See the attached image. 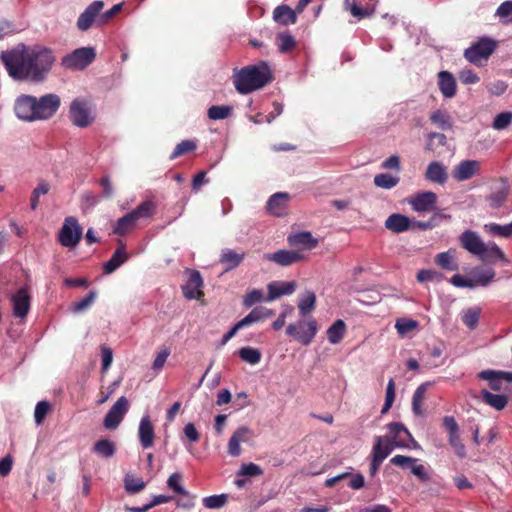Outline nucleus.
I'll use <instances>...</instances> for the list:
<instances>
[{
    "instance_id": "nucleus-1",
    "label": "nucleus",
    "mask_w": 512,
    "mask_h": 512,
    "mask_svg": "<svg viewBox=\"0 0 512 512\" xmlns=\"http://www.w3.org/2000/svg\"><path fill=\"white\" fill-rule=\"evenodd\" d=\"M0 60L13 79L40 82L50 71L55 58L48 48L19 43L12 49L2 51Z\"/></svg>"
},
{
    "instance_id": "nucleus-2",
    "label": "nucleus",
    "mask_w": 512,
    "mask_h": 512,
    "mask_svg": "<svg viewBox=\"0 0 512 512\" xmlns=\"http://www.w3.org/2000/svg\"><path fill=\"white\" fill-rule=\"evenodd\" d=\"M61 105L56 94H46L37 98L22 95L15 102V113L18 118L26 121L47 120L53 117Z\"/></svg>"
},
{
    "instance_id": "nucleus-3",
    "label": "nucleus",
    "mask_w": 512,
    "mask_h": 512,
    "mask_svg": "<svg viewBox=\"0 0 512 512\" xmlns=\"http://www.w3.org/2000/svg\"><path fill=\"white\" fill-rule=\"evenodd\" d=\"M274 79L273 73L265 61L233 70L232 80L236 91L240 94H249L259 90Z\"/></svg>"
},
{
    "instance_id": "nucleus-4",
    "label": "nucleus",
    "mask_w": 512,
    "mask_h": 512,
    "mask_svg": "<svg viewBox=\"0 0 512 512\" xmlns=\"http://www.w3.org/2000/svg\"><path fill=\"white\" fill-rule=\"evenodd\" d=\"M155 204L152 201H143L131 212L119 218L113 225V233L124 236L131 232L141 219L151 218L155 213Z\"/></svg>"
},
{
    "instance_id": "nucleus-5",
    "label": "nucleus",
    "mask_w": 512,
    "mask_h": 512,
    "mask_svg": "<svg viewBox=\"0 0 512 512\" xmlns=\"http://www.w3.org/2000/svg\"><path fill=\"white\" fill-rule=\"evenodd\" d=\"M69 119L76 127L90 126L95 120L90 102L83 98L74 99L70 104Z\"/></svg>"
},
{
    "instance_id": "nucleus-6",
    "label": "nucleus",
    "mask_w": 512,
    "mask_h": 512,
    "mask_svg": "<svg viewBox=\"0 0 512 512\" xmlns=\"http://www.w3.org/2000/svg\"><path fill=\"white\" fill-rule=\"evenodd\" d=\"M95 57L94 48L82 47L64 56L61 65L70 70H83L94 61Z\"/></svg>"
},
{
    "instance_id": "nucleus-7",
    "label": "nucleus",
    "mask_w": 512,
    "mask_h": 512,
    "mask_svg": "<svg viewBox=\"0 0 512 512\" xmlns=\"http://www.w3.org/2000/svg\"><path fill=\"white\" fill-rule=\"evenodd\" d=\"M317 331L318 326L314 319L289 324L286 329L287 335L293 337L304 346L309 345L313 341Z\"/></svg>"
},
{
    "instance_id": "nucleus-8",
    "label": "nucleus",
    "mask_w": 512,
    "mask_h": 512,
    "mask_svg": "<svg viewBox=\"0 0 512 512\" xmlns=\"http://www.w3.org/2000/svg\"><path fill=\"white\" fill-rule=\"evenodd\" d=\"M82 238V228L78 220L69 216L64 220L63 226L59 231L58 240L64 247L73 248L78 245Z\"/></svg>"
},
{
    "instance_id": "nucleus-9",
    "label": "nucleus",
    "mask_w": 512,
    "mask_h": 512,
    "mask_svg": "<svg viewBox=\"0 0 512 512\" xmlns=\"http://www.w3.org/2000/svg\"><path fill=\"white\" fill-rule=\"evenodd\" d=\"M496 49V42L490 38H481L478 42L465 50V58L474 64L481 59H487Z\"/></svg>"
},
{
    "instance_id": "nucleus-10",
    "label": "nucleus",
    "mask_w": 512,
    "mask_h": 512,
    "mask_svg": "<svg viewBox=\"0 0 512 512\" xmlns=\"http://www.w3.org/2000/svg\"><path fill=\"white\" fill-rule=\"evenodd\" d=\"M129 409V402L125 396H121L109 409L103 420L106 429H116Z\"/></svg>"
},
{
    "instance_id": "nucleus-11",
    "label": "nucleus",
    "mask_w": 512,
    "mask_h": 512,
    "mask_svg": "<svg viewBox=\"0 0 512 512\" xmlns=\"http://www.w3.org/2000/svg\"><path fill=\"white\" fill-rule=\"evenodd\" d=\"M188 280L185 285L182 286L183 295L185 298L200 299L203 296L201 287L203 286V279L201 274L197 270H187Z\"/></svg>"
},
{
    "instance_id": "nucleus-12",
    "label": "nucleus",
    "mask_w": 512,
    "mask_h": 512,
    "mask_svg": "<svg viewBox=\"0 0 512 512\" xmlns=\"http://www.w3.org/2000/svg\"><path fill=\"white\" fill-rule=\"evenodd\" d=\"M104 7V2L97 0L92 2L77 20V27L81 31H87L94 22L97 23L100 11Z\"/></svg>"
},
{
    "instance_id": "nucleus-13",
    "label": "nucleus",
    "mask_w": 512,
    "mask_h": 512,
    "mask_svg": "<svg viewBox=\"0 0 512 512\" xmlns=\"http://www.w3.org/2000/svg\"><path fill=\"white\" fill-rule=\"evenodd\" d=\"M13 314L17 318H25L30 310L31 297L26 287L20 288L11 298Z\"/></svg>"
},
{
    "instance_id": "nucleus-14",
    "label": "nucleus",
    "mask_w": 512,
    "mask_h": 512,
    "mask_svg": "<svg viewBox=\"0 0 512 512\" xmlns=\"http://www.w3.org/2000/svg\"><path fill=\"white\" fill-rule=\"evenodd\" d=\"M405 439L392 440L389 436L377 437L376 443L373 447V455L384 459L392 452L394 447H407Z\"/></svg>"
},
{
    "instance_id": "nucleus-15",
    "label": "nucleus",
    "mask_w": 512,
    "mask_h": 512,
    "mask_svg": "<svg viewBox=\"0 0 512 512\" xmlns=\"http://www.w3.org/2000/svg\"><path fill=\"white\" fill-rule=\"evenodd\" d=\"M437 195L434 192L426 191L418 193L409 200V204L416 212H428L435 208Z\"/></svg>"
},
{
    "instance_id": "nucleus-16",
    "label": "nucleus",
    "mask_w": 512,
    "mask_h": 512,
    "mask_svg": "<svg viewBox=\"0 0 512 512\" xmlns=\"http://www.w3.org/2000/svg\"><path fill=\"white\" fill-rule=\"evenodd\" d=\"M478 376L481 379L487 380L489 387L494 391H500L503 382H512V372L484 370Z\"/></svg>"
},
{
    "instance_id": "nucleus-17",
    "label": "nucleus",
    "mask_w": 512,
    "mask_h": 512,
    "mask_svg": "<svg viewBox=\"0 0 512 512\" xmlns=\"http://www.w3.org/2000/svg\"><path fill=\"white\" fill-rule=\"evenodd\" d=\"M264 258L280 266H290L294 263L302 261L304 256L297 251L278 250L274 253L265 254Z\"/></svg>"
},
{
    "instance_id": "nucleus-18",
    "label": "nucleus",
    "mask_w": 512,
    "mask_h": 512,
    "mask_svg": "<svg viewBox=\"0 0 512 512\" xmlns=\"http://www.w3.org/2000/svg\"><path fill=\"white\" fill-rule=\"evenodd\" d=\"M459 241L461 246L473 255L478 256L483 252L484 242L480 236L472 230L464 231L460 235Z\"/></svg>"
},
{
    "instance_id": "nucleus-19",
    "label": "nucleus",
    "mask_w": 512,
    "mask_h": 512,
    "mask_svg": "<svg viewBox=\"0 0 512 512\" xmlns=\"http://www.w3.org/2000/svg\"><path fill=\"white\" fill-rule=\"evenodd\" d=\"M480 171V163L476 160L461 161L453 170V178L462 182L472 178Z\"/></svg>"
},
{
    "instance_id": "nucleus-20",
    "label": "nucleus",
    "mask_w": 512,
    "mask_h": 512,
    "mask_svg": "<svg viewBox=\"0 0 512 512\" xmlns=\"http://www.w3.org/2000/svg\"><path fill=\"white\" fill-rule=\"evenodd\" d=\"M138 436L140 444L144 449L151 448L154 445L155 432L149 415H145L141 418Z\"/></svg>"
},
{
    "instance_id": "nucleus-21",
    "label": "nucleus",
    "mask_w": 512,
    "mask_h": 512,
    "mask_svg": "<svg viewBox=\"0 0 512 512\" xmlns=\"http://www.w3.org/2000/svg\"><path fill=\"white\" fill-rule=\"evenodd\" d=\"M290 196L285 192H278L273 194L267 201L266 208L268 212L274 216H282L285 214Z\"/></svg>"
},
{
    "instance_id": "nucleus-22",
    "label": "nucleus",
    "mask_w": 512,
    "mask_h": 512,
    "mask_svg": "<svg viewBox=\"0 0 512 512\" xmlns=\"http://www.w3.org/2000/svg\"><path fill=\"white\" fill-rule=\"evenodd\" d=\"M118 243L119 246L112 254L111 258L103 265V270L106 274L113 273L121 265H123L129 258V255L126 252L125 244L121 240H118Z\"/></svg>"
},
{
    "instance_id": "nucleus-23",
    "label": "nucleus",
    "mask_w": 512,
    "mask_h": 512,
    "mask_svg": "<svg viewBox=\"0 0 512 512\" xmlns=\"http://www.w3.org/2000/svg\"><path fill=\"white\" fill-rule=\"evenodd\" d=\"M425 179L435 184L444 185L448 179L447 168L439 161H432L427 166Z\"/></svg>"
},
{
    "instance_id": "nucleus-24",
    "label": "nucleus",
    "mask_w": 512,
    "mask_h": 512,
    "mask_svg": "<svg viewBox=\"0 0 512 512\" xmlns=\"http://www.w3.org/2000/svg\"><path fill=\"white\" fill-rule=\"evenodd\" d=\"M411 220L408 216L393 213L385 220V228L393 233H402L410 229Z\"/></svg>"
},
{
    "instance_id": "nucleus-25",
    "label": "nucleus",
    "mask_w": 512,
    "mask_h": 512,
    "mask_svg": "<svg viewBox=\"0 0 512 512\" xmlns=\"http://www.w3.org/2000/svg\"><path fill=\"white\" fill-rule=\"evenodd\" d=\"M250 433L248 427L241 426L232 434L228 442V453L231 456L237 457L241 454L240 442H246Z\"/></svg>"
},
{
    "instance_id": "nucleus-26",
    "label": "nucleus",
    "mask_w": 512,
    "mask_h": 512,
    "mask_svg": "<svg viewBox=\"0 0 512 512\" xmlns=\"http://www.w3.org/2000/svg\"><path fill=\"white\" fill-rule=\"evenodd\" d=\"M274 315V311L264 306H258L239 321L240 325L245 328L255 323L262 322Z\"/></svg>"
},
{
    "instance_id": "nucleus-27",
    "label": "nucleus",
    "mask_w": 512,
    "mask_h": 512,
    "mask_svg": "<svg viewBox=\"0 0 512 512\" xmlns=\"http://www.w3.org/2000/svg\"><path fill=\"white\" fill-rule=\"evenodd\" d=\"M268 295L266 301H272L282 295L292 294L296 289L295 282H271L267 286Z\"/></svg>"
},
{
    "instance_id": "nucleus-28",
    "label": "nucleus",
    "mask_w": 512,
    "mask_h": 512,
    "mask_svg": "<svg viewBox=\"0 0 512 512\" xmlns=\"http://www.w3.org/2000/svg\"><path fill=\"white\" fill-rule=\"evenodd\" d=\"M245 258V253H238L232 249H223L220 255V263L224 265L225 271L238 267Z\"/></svg>"
},
{
    "instance_id": "nucleus-29",
    "label": "nucleus",
    "mask_w": 512,
    "mask_h": 512,
    "mask_svg": "<svg viewBox=\"0 0 512 512\" xmlns=\"http://www.w3.org/2000/svg\"><path fill=\"white\" fill-rule=\"evenodd\" d=\"M287 240L290 246H301L308 250L315 248L318 244L317 239H315L310 232H300L289 235Z\"/></svg>"
},
{
    "instance_id": "nucleus-30",
    "label": "nucleus",
    "mask_w": 512,
    "mask_h": 512,
    "mask_svg": "<svg viewBox=\"0 0 512 512\" xmlns=\"http://www.w3.org/2000/svg\"><path fill=\"white\" fill-rule=\"evenodd\" d=\"M344 9L349 11L358 20L370 17L375 11L374 5L370 6L367 4L365 7H361L358 5L357 0H344Z\"/></svg>"
},
{
    "instance_id": "nucleus-31",
    "label": "nucleus",
    "mask_w": 512,
    "mask_h": 512,
    "mask_svg": "<svg viewBox=\"0 0 512 512\" xmlns=\"http://www.w3.org/2000/svg\"><path fill=\"white\" fill-rule=\"evenodd\" d=\"M273 19L282 25L294 24L297 21L295 10L287 5L277 6L273 11Z\"/></svg>"
},
{
    "instance_id": "nucleus-32",
    "label": "nucleus",
    "mask_w": 512,
    "mask_h": 512,
    "mask_svg": "<svg viewBox=\"0 0 512 512\" xmlns=\"http://www.w3.org/2000/svg\"><path fill=\"white\" fill-rule=\"evenodd\" d=\"M438 78L441 93L447 98L453 97L456 94V82L453 75L448 71H441Z\"/></svg>"
},
{
    "instance_id": "nucleus-33",
    "label": "nucleus",
    "mask_w": 512,
    "mask_h": 512,
    "mask_svg": "<svg viewBox=\"0 0 512 512\" xmlns=\"http://www.w3.org/2000/svg\"><path fill=\"white\" fill-rule=\"evenodd\" d=\"M478 257L484 262H496L497 260H506L505 254L495 243L483 245V252Z\"/></svg>"
},
{
    "instance_id": "nucleus-34",
    "label": "nucleus",
    "mask_w": 512,
    "mask_h": 512,
    "mask_svg": "<svg viewBox=\"0 0 512 512\" xmlns=\"http://www.w3.org/2000/svg\"><path fill=\"white\" fill-rule=\"evenodd\" d=\"M387 428L389 429V431L392 434L391 436H389L390 439H392V440L405 439L406 441L410 440L413 443L414 447L418 446V443L414 440L411 433L408 431V429L402 423L392 422L387 425Z\"/></svg>"
},
{
    "instance_id": "nucleus-35",
    "label": "nucleus",
    "mask_w": 512,
    "mask_h": 512,
    "mask_svg": "<svg viewBox=\"0 0 512 512\" xmlns=\"http://www.w3.org/2000/svg\"><path fill=\"white\" fill-rule=\"evenodd\" d=\"M327 338L331 344H338L342 341L345 333H346V324L343 320H336L328 329H327Z\"/></svg>"
},
{
    "instance_id": "nucleus-36",
    "label": "nucleus",
    "mask_w": 512,
    "mask_h": 512,
    "mask_svg": "<svg viewBox=\"0 0 512 512\" xmlns=\"http://www.w3.org/2000/svg\"><path fill=\"white\" fill-rule=\"evenodd\" d=\"M482 397L486 404L495 408L496 410H502L508 403V397L503 394H493L488 390H482Z\"/></svg>"
},
{
    "instance_id": "nucleus-37",
    "label": "nucleus",
    "mask_w": 512,
    "mask_h": 512,
    "mask_svg": "<svg viewBox=\"0 0 512 512\" xmlns=\"http://www.w3.org/2000/svg\"><path fill=\"white\" fill-rule=\"evenodd\" d=\"M430 121L441 130H450L453 126L450 115L442 110H436L430 115Z\"/></svg>"
},
{
    "instance_id": "nucleus-38",
    "label": "nucleus",
    "mask_w": 512,
    "mask_h": 512,
    "mask_svg": "<svg viewBox=\"0 0 512 512\" xmlns=\"http://www.w3.org/2000/svg\"><path fill=\"white\" fill-rule=\"evenodd\" d=\"M92 450L101 457L110 458L115 454L116 447L114 442L108 439H100L93 445Z\"/></svg>"
},
{
    "instance_id": "nucleus-39",
    "label": "nucleus",
    "mask_w": 512,
    "mask_h": 512,
    "mask_svg": "<svg viewBox=\"0 0 512 512\" xmlns=\"http://www.w3.org/2000/svg\"><path fill=\"white\" fill-rule=\"evenodd\" d=\"M435 263L445 270L455 271L458 269V264L455 262L454 255L451 251L437 254L435 257Z\"/></svg>"
},
{
    "instance_id": "nucleus-40",
    "label": "nucleus",
    "mask_w": 512,
    "mask_h": 512,
    "mask_svg": "<svg viewBox=\"0 0 512 512\" xmlns=\"http://www.w3.org/2000/svg\"><path fill=\"white\" fill-rule=\"evenodd\" d=\"M400 181V178L397 176H392L388 173H380L375 175L374 177V185L378 188L382 189H392L394 188Z\"/></svg>"
},
{
    "instance_id": "nucleus-41",
    "label": "nucleus",
    "mask_w": 512,
    "mask_h": 512,
    "mask_svg": "<svg viewBox=\"0 0 512 512\" xmlns=\"http://www.w3.org/2000/svg\"><path fill=\"white\" fill-rule=\"evenodd\" d=\"M278 49L281 53L291 52L296 47V40L288 32L279 33L276 37Z\"/></svg>"
},
{
    "instance_id": "nucleus-42",
    "label": "nucleus",
    "mask_w": 512,
    "mask_h": 512,
    "mask_svg": "<svg viewBox=\"0 0 512 512\" xmlns=\"http://www.w3.org/2000/svg\"><path fill=\"white\" fill-rule=\"evenodd\" d=\"M239 357L246 363L251 365L258 364L261 361L262 354L260 350L249 346L242 347L238 351Z\"/></svg>"
},
{
    "instance_id": "nucleus-43",
    "label": "nucleus",
    "mask_w": 512,
    "mask_h": 512,
    "mask_svg": "<svg viewBox=\"0 0 512 512\" xmlns=\"http://www.w3.org/2000/svg\"><path fill=\"white\" fill-rule=\"evenodd\" d=\"M428 388V383H423L417 387L412 397V410L415 415H422V403L425 393Z\"/></svg>"
},
{
    "instance_id": "nucleus-44",
    "label": "nucleus",
    "mask_w": 512,
    "mask_h": 512,
    "mask_svg": "<svg viewBox=\"0 0 512 512\" xmlns=\"http://www.w3.org/2000/svg\"><path fill=\"white\" fill-rule=\"evenodd\" d=\"M197 148V143L194 140H183L178 143L170 155V160H174L182 155L191 153Z\"/></svg>"
},
{
    "instance_id": "nucleus-45",
    "label": "nucleus",
    "mask_w": 512,
    "mask_h": 512,
    "mask_svg": "<svg viewBox=\"0 0 512 512\" xmlns=\"http://www.w3.org/2000/svg\"><path fill=\"white\" fill-rule=\"evenodd\" d=\"M316 304V295L314 292L307 291L306 294L300 299L298 308L300 314L305 316L312 312Z\"/></svg>"
},
{
    "instance_id": "nucleus-46",
    "label": "nucleus",
    "mask_w": 512,
    "mask_h": 512,
    "mask_svg": "<svg viewBox=\"0 0 512 512\" xmlns=\"http://www.w3.org/2000/svg\"><path fill=\"white\" fill-rule=\"evenodd\" d=\"M418 326V321L409 318H399L395 323V329L402 337L415 330Z\"/></svg>"
},
{
    "instance_id": "nucleus-47",
    "label": "nucleus",
    "mask_w": 512,
    "mask_h": 512,
    "mask_svg": "<svg viewBox=\"0 0 512 512\" xmlns=\"http://www.w3.org/2000/svg\"><path fill=\"white\" fill-rule=\"evenodd\" d=\"M481 314V309L479 307L469 308L463 311L462 314V322L469 328H476L479 318Z\"/></svg>"
},
{
    "instance_id": "nucleus-48",
    "label": "nucleus",
    "mask_w": 512,
    "mask_h": 512,
    "mask_svg": "<svg viewBox=\"0 0 512 512\" xmlns=\"http://www.w3.org/2000/svg\"><path fill=\"white\" fill-rule=\"evenodd\" d=\"M496 16L499 17L503 25L512 24V0L504 1L497 8Z\"/></svg>"
},
{
    "instance_id": "nucleus-49",
    "label": "nucleus",
    "mask_w": 512,
    "mask_h": 512,
    "mask_svg": "<svg viewBox=\"0 0 512 512\" xmlns=\"http://www.w3.org/2000/svg\"><path fill=\"white\" fill-rule=\"evenodd\" d=\"M145 486V482L139 477L127 475L124 479V487L129 494L138 493L142 491L145 488Z\"/></svg>"
},
{
    "instance_id": "nucleus-50",
    "label": "nucleus",
    "mask_w": 512,
    "mask_h": 512,
    "mask_svg": "<svg viewBox=\"0 0 512 512\" xmlns=\"http://www.w3.org/2000/svg\"><path fill=\"white\" fill-rule=\"evenodd\" d=\"M233 111L231 106L227 105H214L208 109V117L212 120H222L228 118Z\"/></svg>"
},
{
    "instance_id": "nucleus-51",
    "label": "nucleus",
    "mask_w": 512,
    "mask_h": 512,
    "mask_svg": "<svg viewBox=\"0 0 512 512\" xmlns=\"http://www.w3.org/2000/svg\"><path fill=\"white\" fill-rule=\"evenodd\" d=\"M228 500L226 494L212 495L203 499V505L209 509H217L223 507Z\"/></svg>"
},
{
    "instance_id": "nucleus-52",
    "label": "nucleus",
    "mask_w": 512,
    "mask_h": 512,
    "mask_svg": "<svg viewBox=\"0 0 512 512\" xmlns=\"http://www.w3.org/2000/svg\"><path fill=\"white\" fill-rule=\"evenodd\" d=\"M507 196L508 191L506 189H500L498 191L491 193L488 196L487 200L491 208L497 209L505 203Z\"/></svg>"
},
{
    "instance_id": "nucleus-53",
    "label": "nucleus",
    "mask_w": 512,
    "mask_h": 512,
    "mask_svg": "<svg viewBox=\"0 0 512 512\" xmlns=\"http://www.w3.org/2000/svg\"><path fill=\"white\" fill-rule=\"evenodd\" d=\"M448 442L451 445V447L453 448L455 454L460 459H463L466 457V447L461 441L460 433L457 435H449Z\"/></svg>"
},
{
    "instance_id": "nucleus-54",
    "label": "nucleus",
    "mask_w": 512,
    "mask_h": 512,
    "mask_svg": "<svg viewBox=\"0 0 512 512\" xmlns=\"http://www.w3.org/2000/svg\"><path fill=\"white\" fill-rule=\"evenodd\" d=\"M263 474L262 468L255 464V463H247L242 464L239 471L237 472L238 476H249V477H255V476H261Z\"/></svg>"
},
{
    "instance_id": "nucleus-55",
    "label": "nucleus",
    "mask_w": 512,
    "mask_h": 512,
    "mask_svg": "<svg viewBox=\"0 0 512 512\" xmlns=\"http://www.w3.org/2000/svg\"><path fill=\"white\" fill-rule=\"evenodd\" d=\"M182 475L178 472L171 474L167 480L168 487L179 495H187V491L181 486Z\"/></svg>"
},
{
    "instance_id": "nucleus-56",
    "label": "nucleus",
    "mask_w": 512,
    "mask_h": 512,
    "mask_svg": "<svg viewBox=\"0 0 512 512\" xmlns=\"http://www.w3.org/2000/svg\"><path fill=\"white\" fill-rule=\"evenodd\" d=\"M512 123V112H502L495 116L493 120V128L503 130Z\"/></svg>"
},
{
    "instance_id": "nucleus-57",
    "label": "nucleus",
    "mask_w": 512,
    "mask_h": 512,
    "mask_svg": "<svg viewBox=\"0 0 512 512\" xmlns=\"http://www.w3.org/2000/svg\"><path fill=\"white\" fill-rule=\"evenodd\" d=\"M265 300L264 292L260 289H253L249 293H247L244 297L243 304L245 307H251L256 303Z\"/></svg>"
},
{
    "instance_id": "nucleus-58",
    "label": "nucleus",
    "mask_w": 512,
    "mask_h": 512,
    "mask_svg": "<svg viewBox=\"0 0 512 512\" xmlns=\"http://www.w3.org/2000/svg\"><path fill=\"white\" fill-rule=\"evenodd\" d=\"M122 6H123V4L119 3V4L114 5L111 9L107 10L106 12H104L102 14L99 13V17L97 19V25L102 26V25L107 24L109 21H111L114 18V16L117 15L121 11Z\"/></svg>"
},
{
    "instance_id": "nucleus-59",
    "label": "nucleus",
    "mask_w": 512,
    "mask_h": 512,
    "mask_svg": "<svg viewBox=\"0 0 512 512\" xmlns=\"http://www.w3.org/2000/svg\"><path fill=\"white\" fill-rule=\"evenodd\" d=\"M96 296L95 291H90L82 300L73 305L72 311L78 313L87 309L95 301Z\"/></svg>"
},
{
    "instance_id": "nucleus-60",
    "label": "nucleus",
    "mask_w": 512,
    "mask_h": 512,
    "mask_svg": "<svg viewBox=\"0 0 512 512\" xmlns=\"http://www.w3.org/2000/svg\"><path fill=\"white\" fill-rule=\"evenodd\" d=\"M50 410V404L47 401H40L36 404L34 411V419L37 424H41L45 419L48 411Z\"/></svg>"
},
{
    "instance_id": "nucleus-61",
    "label": "nucleus",
    "mask_w": 512,
    "mask_h": 512,
    "mask_svg": "<svg viewBox=\"0 0 512 512\" xmlns=\"http://www.w3.org/2000/svg\"><path fill=\"white\" fill-rule=\"evenodd\" d=\"M416 462H417L416 458H412V457H408V456H404V455H395L394 457H392L390 459L391 464L401 467L403 469L411 468L413 466V464H415Z\"/></svg>"
},
{
    "instance_id": "nucleus-62",
    "label": "nucleus",
    "mask_w": 512,
    "mask_h": 512,
    "mask_svg": "<svg viewBox=\"0 0 512 512\" xmlns=\"http://www.w3.org/2000/svg\"><path fill=\"white\" fill-rule=\"evenodd\" d=\"M459 79L463 84H475L478 83L480 78L471 69H463L459 72Z\"/></svg>"
},
{
    "instance_id": "nucleus-63",
    "label": "nucleus",
    "mask_w": 512,
    "mask_h": 512,
    "mask_svg": "<svg viewBox=\"0 0 512 512\" xmlns=\"http://www.w3.org/2000/svg\"><path fill=\"white\" fill-rule=\"evenodd\" d=\"M169 355H170L169 348H164V349L160 350L155 357L152 368L155 371H160L163 368Z\"/></svg>"
},
{
    "instance_id": "nucleus-64",
    "label": "nucleus",
    "mask_w": 512,
    "mask_h": 512,
    "mask_svg": "<svg viewBox=\"0 0 512 512\" xmlns=\"http://www.w3.org/2000/svg\"><path fill=\"white\" fill-rule=\"evenodd\" d=\"M508 85L502 80H497L487 85V90L491 95L500 96L505 93Z\"/></svg>"
}]
</instances>
